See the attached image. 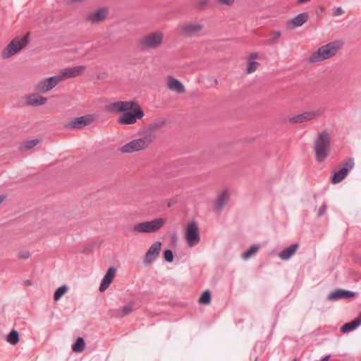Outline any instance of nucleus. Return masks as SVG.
Wrapping results in <instances>:
<instances>
[{
  "mask_svg": "<svg viewBox=\"0 0 361 361\" xmlns=\"http://www.w3.org/2000/svg\"><path fill=\"white\" fill-rule=\"evenodd\" d=\"M160 126L158 123H153L145 126L137 133V151L147 148L154 140L156 130Z\"/></svg>",
  "mask_w": 361,
  "mask_h": 361,
  "instance_id": "nucleus-3",
  "label": "nucleus"
},
{
  "mask_svg": "<svg viewBox=\"0 0 361 361\" xmlns=\"http://www.w3.org/2000/svg\"><path fill=\"white\" fill-rule=\"evenodd\" d=\"M203 25L200 23H184L178 26L179 33L185 37H192L202 30Z\"/></svg>",
  "mask_w": 361,
  "mask_h": 361,
  "instance_id": "nucleus-10",
  "label": "nucleus"
},
{
  "mask_svg": "<svg viewBox=\"0 0 361 361\" xmlns=\"http://www.w3.org/2000/svg\"><path fill=\"white\" fill-rule=\"evenodd\" d=\"M85 346V341L82 338H78L75 342L72 345V350L75 353H81L84 350Z\"/></svg>",
  "mask_w": 361,
  "mask_h": 361,
  "instance_id": "nucleus-28",
  "label": "nucleus"
},
{
  "mask_svg": "<svg viewBox=\"0 0 361 361\" xmlns=\"http://www.w3.org/2000/svg\"><path fill=\"white\" fill-rule=\"evenodd\" d=\"M51 90L46 78L39 81L35 87V90L39 93H46Z\"/></svg>",
  "mask_w": 361,
  "mask_h": 361,
  "instance_id": "nucleus-26",
  "label": "nucleus"
},
{
  "mask_svg": "<svg viewBox=\"0 0 361 361\" xmlns=\"http://www.w3.org/2000/svg\"><path fill=\"white\" fill-rule=\"evenodd\" d=\"M343 13H344V11L343 10L342 8H341V7L335 8L334 12V15L335 16H339L343 15Z\"/></svg>",
  "mask_w": 361,
  "mask_h": 361,
  "instance_id": "nucleus-42",
  "label": "nucleus"
},
{
  "mask_svg": "<svg viewBox=\"0 0 361 361\" xmlns=\"http://www.w3.org/2000/svg\"><path fill=\"white\" fill-rule=\"evenodd\" d=\"M18 257L20 259H27L30 257V253L28 251L24 250L18 253Z\"/></svg>",
  "mask_w": 361,
  "mask_h": 361,
  "instance_id": "nucleus-39",
  "label": "nucleus"
},
{
  "mask_svg": "<svg viewBox=\"0 0 361 361\" xmlns=\"http://www.w3.org/2000/svg\"><path fill=\"white\" fill-rule=\"evenodd\" d=\"M46 79H47V82L49 83V85L51 87V89H53L59 82L63 81L61 78V76H60V75H59V73L56 75L47 78Z\"/></svg>",
  "mask_w": 361,
  "mask_h": 361,
  "instance_id": "nucleus-32",
  "label": "nucleus"
},
{
  "mask_svg": "<svg viewBox=\"0 0 361 361\" xmlns=\"http://www.w3.org/2000/svg\"><path fill=\"white\" fill-rule=\"evenodd\" d=\"M166 220L164 218H157L152 221H144L137 224V232L140 233H156L160 230Z\"/></svg>",
  "mask_w": 361,
  "mask_h": 361,
  "instance_id": "nucleus-6",
  "label": "nucleus"
},
{
  "mask_svg": "<svg viewBox=\"0 0 361 361\" xmlns=\"http://www.w3.org/2000/svg\"><path fill=\"white\" fill-rule=\"evenodd\" d=\"M308 19V14L307 13H302L296 16L293 19L287 23V27L290 29H294L302 26Z\"/></svg>",
  "mask_w": 361,
  "mask_h": 361,
  "instance_id": "nucleus-19",
  "label": "nucleus"
},
{
  "mask_svg": "<svg viewBox=\"0 0 361 361\" xmlns=\"http://www.w3.org/2000/svg\"><path fill=\"white\" fill-rule=\"evenodd\" d=\"M259 55L257 53L254 52L249 55L247 61H254L253 60L258 58Z\"/></svg>",
  "mask_w": 361,
  "mask_h": 361,
  "instance_id": "nucleus-45",
  "label": "nucleus"
},
{
  "mask_svg": "<svg viewBox=\"0 0 361 361\" xmlns=\"http://www.w3.org/2000/svg\"><path fill=\"white\" fill-rule=\"evenodd\" d=\"M343 42L341 40H336L321 46L316 51L309 57L308 61L314 63L330 59L337 55L343 48Z\"/></svg>",
  "mask_w": 361,
  "mask_h": 361,
  "instance_id": "nucleus-1",
  "label": "nucleus"
},
{
  "mask_svg": "<svg viewBox=\"0 0 361 361\" xmlns=\"http://www.w3.org/2000/svg\"><path fill=\"white\" fill-rule=\"evenodd\" d=\"M161 247V243L159 241L155 242L150 246L145 255L144 260L145 264H150L155 260L159 255Z\"/></svg>",
  "mask_w": 361,
  "mask_h": 361,
  "instance_id": "nucleus-14",
  "label": "nucleus"
},
{
  "mask_svg": "<svg viewBox=\"0 0 361 361\" xmlns=\"http://www.w3.org/2000/svg\"><path fill=\"white\" fill-rule=\"evenodd\" d=\"M25 285L26 286H30V285H32V281L30 280H27L25 281Z\"/></svg>",
  "mask_w": 361,
  "mask_h": 361,
  "instance_id": "nucleus-49",
  "label": "nucleus"
},
{
  "mask_svg": "<svg viewBox=\"0 0 361 361\" xmlns=\"http://www.w3.org/2000/svg\"><path fill=\"white\" fill-rule=\"evenodd\" d=\"M133 110H134L133 113L129 111L123 112L124 114L118 120V123L126 125L135 123V109Z\"/></svg>",
  "mask_w": 361,
  "mask_h": 361,
  "instance_id": "nucleus-22",
  "label": "nucleus"
},
{
  "mask_svg": "<svg viewBox=\"0 0 361 361\" xmlns=\"http://www.w3.org/2000/svg\"><path fill=\"white\" fill-rule=\"evenodd\" d=\"M230 199V193L227 190L222 191L216 197L214 203V210L217 212L222 211Z\"/></svg>",
  "mask_w": 361,
  "mask_h": 361,
  "instance_id": "nucleus-17",
  "label": "nucleus"
},
{
  "mask_svg": "<svg viewBox=\"0 0 361 361\" xmlns=\"http://www.w3.org/2000/svg\"><path fill=\"white\" fill-rule=\"evenodd\" d=\"M323 113V111L318 109L317 111H305L302 114L294 116L288 118V122L292 124L302 123L314 118H319Z\"/></svg>",
  "mask_w": 361,
  "mask_h": 361,
  "instance_id": "nucleus-11",
  "label": "nucleus"
},
{
  "mask_svg": "<svg viewBox=\"0 0 361 361\" xmlns=\"http://www.w3.org/2000/svg\"><path fill=\"white\" fill-rule=\"evenodd\" d=\"M259 247L257 245H252L247 250L242 253L241 257L244 260H247L250 258L252 256L255 255L259 250Z\"/></svg>",
  "mask_w": 361,
  "mask_h": 361,
  "instance_id": "nucleus-30",
  "label": "nucleus"
},
{
  "mask_svg": "<svg viewBox=\"0 0 361 361\" xmlns=\"http://www.w3.org/2000/svg\"><path fill=\"white\" fill-rule=\"evenodd\" d=\"M353 159L352 158L348 159L346 161L342 163V168L340 170L334 172L331 178V183L333 184H336L341 182L345 179L348 173L353 169Z\"/></svg>",
  "mask_w": 361,
  "mask_h": 361,
  "instance_id": "nucleus-8",
  "label": "nucleus"
},
{
  "mask_svg": "<svg viewBox=\"0 0 361 361\" xmlns=\"http://www.w3.org/2000/svg\"><path fill=\"white\" fill-rule=\"evenodd\" d=\"M108 14V9L106 8H101L94 12L88 13L86 20L92 23H97L105 19Z\"/></svg>",
  "mask_w": 361,
  "mask_h": 361,
  "instance_id": "nucleus-16",
  "label": "nucleus"
},
{
  "mask_svg": "<svg viewBox=\"0 0 361 361\" xmlns=\"http://www.w3.org/2000/svg\"><path fill=\"white\" fill-rule=\"evenodd\" d=\"M361 324V311L359 316L354 320L345 324L341 328V331L343 333H348L355 330L358 326Z\"/></svg>",
  "mask_w": 361,
  "mask_h": 361,
  "instance_id": "nucleus-24",
  "label": "nucleus"
},
{
  "mask_svg": "<svg viewBox=\"0 0 361 361\" xmlns=\"http://www.w3.org/2000/svg\"><path fill=\"white\" fill-rule=\"evenodd\" d=\"M135 231V226H132L129 228H126L125 231V233L127 235H133L134 232Z\"/></svg>",
  "mask_w": 361,
  "mask_h": 361,
  "instance_id": "nucleus-44",
  "label": "nucleus"
},
{
  "mask_svg": "<svg viewBox=\"0 0 361 361\" xmlns=\"http://www.w3.org/2000/svg\"><path fill=\"white\" fill-rule=\"evenodd\" d=\"M281 32L279 30H272L268 35V38L265 42L267 45H274L278 44L281 37Z\"/></svg>",
  "mask_w": 361,
  "mask_h": 361,
  "instance_id": "nucleus-25",
  "label": "nucleus"
},
{
  "mask_svg": "<svg viewBox=\"0 0 361 361\" xmlns=\"http://www.w3.org/2000/svg\"><path fill=\"white\" fill-rule=\"evenodd\" d=\"M47 99L46 97L37 95L35 94H30L26 98L27 104L34 106L43 105L47 102Z\"/></svg>",
  "mask_w": 361,
  "mask_h": 361,
  "instance_id": "nucleus-21",
  "label": "nucleus"
},
{
  "mask_svg": "<svg viewBox=\"0 0 361 361\" xmlns=\"http://www.w3.org/2000/svg\"><path fill=\"white\" fill-rule=\"evenodd\" d=\"M314 199H316V198H317V195H316V194H314Z\"/></svg>",
  "mask_w": 361,
  "mask_h": 361,
  "instance_id": "nucleus-50",
  "label": "nucleus"
},
{
  "mask_svg": "<svg viewBox=\"0 0 361 361\" xmlns=\"http://www.w3.org/2000/svg\"><path fill=\"white\" fill-rule=\"evenodd\" d=\"M211 300V294L209 290L204 291L199 299V302L201 304H209Z\"/></svg>",
  "mask_w": 361,
  "mask_h": 361,
  "instance_id": "nucleus-35",
  "label": "nucleus"
},
{
  "mask_svg": "<svg viewBox=\"0 0 361 361\" xmlns=\"http://www.w3.org/2000/svg\"><path fill=\"white\" fill-rule=\"evenodd\" d=\"M6 197L3 195H0V204L5 200Z\"/></svg>",
  "mask_w": 361,
  "mask_h": 361,
  "instance_id": "nucleus-47",
  "label": "nucleus"
},
{
  "mask_svg": "<svg viewBox=\"0 0 361 361\" xmlns=\"http://www.w3.org/2000/svg\"><path fill=\"white\" fill-rule=\"evenodd\" d=\"M133 305L132 304H128L125 305L122 309L118 310V316H120L121 317H125L130 314L133 310Z\"/></svg>",
  "mask_w": 361,
  "mask_h": 361,
  "instance_id": "nucleus-34",
  "label": "nucleus"
},
{
  "mask_svg": "<svg viewBox=\"0 0 361 361\" xmlns=\"http://www.w3.org/2000/svg\"><path fill=\"white\" fill-rule=\"evenodd\" d=\"M67 290L68 287L66 285L58 288L54 294V300H59L67 292Z\"/></svg>",
  "mask_w": 361,
  "mask_h": 361,
  "instance_id": "nucleus-33",
  "label": "nucleus"
},
{
  "mask_svg": "<svg viewBox=\"0 0 361 361\" xmlns=\"http://www.w3.org/2000/svg\"><path fill=\"white\" fill-rule=\"evenodd\" d=\"M185 238L188 246L194 247L200 241L198 226L196 222H190L185 229Z\"/></svg>",
  "mask_w": 361,
  "mask_h": 361,
  "instance_id": "nucleus-7",
  "label": "nucleus"
},
{
  "mask_svg": "<svg viewBox=\"0 0 361 361\" xmlns=\"http://www.w3.org/2000/svg\"><path fill=\"white\" fill-rule=\"evenodd\" d=\"M116 272V269L113 267L108 269L106 274L104 275L103 279L102 280L99 286L100 292H104L109 288L114 278L115 277Z\"/></svg>",
  "mask_w": 361,
  "mask_h": 361,
  "instance_id": "nucleus-18",
  "label": "nucleus"
},
{
  "mask_svg": "<svg viewBox=\"0 0 361 361\" xmlns=\"http://www.w3.org/2000/svg\"><path fill=\"white\" fill-rule=\"evenodd\" d=\"M29 42V33L23 37L13 39L4 49L2 52L3 59H8L14 54L20 52Z\"/></svg>",
  "mask_w": 361,
  "mask_h": 361,
  "instance_id": "nucleus-4",
  "label": "nucleus"
},
{
  "mask_svg": "<svg viewBox=\"0 0 361 361\" xmlns=\"http://www.w3.org/2000/svg\"><path fill=\"white\" fill-rule=\"evenodd\" d=\"M135 107V101L130 102H114L106 106V110L109 113L126 112L133 110Z\"/></svg>",
  "mask_w": 361,
  "mask_h": 361,
  "instance_id": "nucleus-9",
  "label": "nucleus"
},
{
  "mask_svg": "<svg viewBox=\"0 0 361 361\" xmlns=\"http://www.w3.org/2000/svg\"><path fill=\"white\" fill-rule=\"evenodd\" d=\"M311 0H297V2L298 4H305V3L309 2Z\"/></svg>",
  "mask_w": 361,
  "mask_h": 361,
  "instance_id": "nucleus-46",
  "label": "nucleus"
},
{
  "mask_svg": "<svg viewBox=\"0 0 361 361\" xmlns=\"http://www.w3.org/2000/svg\"><path fill=\"white\" fill-rule=\"evenodd\" d=\"M293 361H297V360H296V359H295Z\"/></svg>",
  "mask_w": 361,
  "mask_h": 361,
  "instance_id": "nucleus-51",
  "label": "nucleus"
},
{
  "mask_svg": "<svg viewBox=\"0 0 361 361\" xmlns=\"http://www.w3.org/2000/svg\"><path fill=\"white\" fill-rule=\"evenodd\" d=\"M85 66H78L71 68H66L61 71L59 73L62 79V80H65L68 78L77 77L82 73L85 71Z\"/></svg>",
  "mask_w": 361,
  "mask_h": 361,
  "instance_id": "nucleus-13",
  "label": "nucleus"
},
{
  "mask_svg": "<svg viewBox=\"0 0 361 361\" xmlns=\"http://www.w3.org/2000/svg\"><path fill=\"white\" fill-rule=\"evenodd\" d=\"M326 205L325 203H323V204L320 207V208L319 209L317 216H322V215H324L326 213Z\"/></svg>",
  "mask_w": 361,
  "mask_h": 361,
  "instance_id": "nucleus-41",
  "label": "nucleus"
},
{
  "mask_svg": "<svg viewBox=\"0 0 361 361\" xmlns=\"http://www.w3.org/2000/svg\"><path fill=\"white\" fill-rule=\"evenodd\" d=\"M259 66V63L256 61H248V65L247 67V73H252L255 72L257 67Z\"/></svg>",
  "mask_w": 361,
  "mask_h": 361,
  "instance_id": "nucleus-36",
  "label": "nucleus"
},
{
  "mask_svg": "<svg viewBox=\"0 0 361 361\" xmlns=\"http://www.w3.org/2000/svg\"><path fill=\"white\" fill-rule=\"evenodd\" d=\"M217 1L222 5L231 6L233 4L234 0H217Z\"/></svg>",
  "mask_w": 361,
  "mask_h": 361,
  "instance_id": "nucleus-43",
  "label": "nucleus"
},
{
  "mask_svg": "<svg viewBox=\"0 0 361 361\" xmlns=\"http://www.w3.org/2000/svg\"><path fill=\"white\" fill-rule=\"evenodd\" d=\"M164 39V35L161 32L149 33L142 37L140 40V47L142 49L149 48L156 49L161 46Z\"/></svg>",
  "mask_w": 361,
  "mask_h": 361,
  "instance_id": "nucleus-5",
  "label": "nucleus"
},
{
  "mask_svg": "<svg viewBox=\"0 0 361 361\" xmlns=\"http://www.w3.org/2000/svg\"><path fill=\"white\" fill-rule=\"evenodd\" d=\"M314 149L316 160L323 162L329 156L331 149L330 135L326 130L320 132L314 140Z\"/></svg>",
  "mask_w": 361,
  "mask_h": 361,
  "instance_id": "nucleus-2",
  "label": "nucleus"
},
{
  "mask_svg": "<svg viewBox=\"0 0 361 361\" xmlns=\"http://www.w3.org/2000/svg\"><path fill=\"white\" fill-rule=\"evenodd\" d=\"M144 112L142 110L141 107L138 105H137V109H136V117L137 119H140L143 117Z\"/></svg>",
  "mask_w": 361,
  "mask_h": 361,
  "instance_id": "nucleus-40",
  "label": "nucleus"
},
{
  "mask_svg": "<svg viewBox=\"0 0 361 361\" xmlns=\"http://www.w3.org/2000/svg\"><path fill=\"white\" fill-rule=\"evenodd\" d=\"M39 143V139H33V140H26L20 146L19 149L22 152L25 151V150H28V149L33 148L36 145H37Z\"/></svg>",
  "mask_w": 361,
  "mask_h": 361,
  "instance_id": "nucleus-27",
  "label": "nucleus"
},
{
  "mask_svg": "<svg viewBox=\"0 0 361 361\" xmlns=\"http://www.w3.org/2000/svg\"><path fill=\"white\" fill-rule=\"evenodd\" d=\"M6 341L12 344V345H16L18 343L19 341V334L18 333L17 331L16 330H12L8 335H7V337H6Z\"/></svg>",
  "mask_w": 361,
  "mask_h": 361,
  "instance_id": "nucleus-31",
  "label": "nucleus"
},
{
  "mask_svg": "<svg viewBox=\"0 0 361 361\" xmlns=\"http://www.w3.org/2000/svg\"><path fill=\"white\" fill-rule=\"evenodd\" d=\"M356 293L355 292L343 290V289H337L334 292L330 293L328 295L327 299L329 300L334 301L340 299H348L350 298L355 297Z\"/></svg>",
  "mask_w": 361,
  "mask_h": 361,
  "instance_id": "nucleus-15",
  "label": "nucleus"
},
{
  "mask_svg": "<svg viewBox=\"0 0 361 361\" xmlns=\"http://www.w3.org/2000/svg\"><path fill=\"white\" fill-rule=\"evenodd\" d=\"M168 87L169 90L175 91L177 93H183L185 92L183 85L178 80L172 77L169 78Z\"/></svg>",
  "mask_w": 361,
  "mask_h": 361,
  "instance_id": "nucleus-23",
  "label": "nucleus"
},
{
  "mask_svg": "<svg viewBox=\"0 0 361 361\" xmlns=\"http://www.w3.org/2000/svg\"><path fill=\"white\" fill-rule=\"evenodd\" d=\"M164 258L167 262H172L173 260V254L171 250H166L164 252Z\"/></svg>",
  "mask_w": 361,
  "mask_h": 361,
  "instance_id": "nucleus-37",
  "label": "nucleus"
},
{
  "mask_svg": "<svg viewBox=\"0 0 361 361\" xmlns=\"http://www.w3.org/2000/svg\"><path fill=\"white\" fill-rule=\"evenodd\" d=\"M329 358H330V355H326L325 357H324L321 360V361H328V360H329Z\"/></svg>",
  "mask_w": 361,
  "mask_h": 361,
  "instance_id": "nucleus-48",
  "label": "nucleus"
},
{
  "mask_svg": "<svg viewBox=\"0 0 361 361\" xmlns=\"http://www.w3.org/2000/svg\"><path fill=\"white\" fill-rule=\"evenodd\" d=\"M119 151L124 154L135 152V140H133L129 143L120 147Z\"/></svg>",
  "mask_w": 361,
  "mask_h": 361,
  "instance_id": "nucleus-29",
  "label": "nucleus"
},
{
  "mask_svg": "<svg viewBox=\"0 0 361 361\" xmlns=\"http://www.w3.org/2000/svg\"><path fill=\"white\" fill-rule=\"evenodd\" d=\"M299 247V245L298 243L292 244L290 246L283 249L279 254V257L282 260H288L293 255H295L297 250Z\"/></svg>",
  "mask_w": 361,
  "mask_h": 361,
  "instance_id": "nucleus-20",
  "label": "nucleus"
},
{
  "mask_svg": "<svg viewBox=\"0 0 361 361\" xmlns=\"http://www.w3.org/2000/svg\"><path fill=\"white\" fill-rule=\"evenodd\" d=\"M208 3V0H200L199 1L197 2L195 7L197 10L202 11L206 8Z\"/></svg>",
  "mask_w": 361,
  "mask_h": 361,
  "instance_id": "nucleus-38",
  "label": "nucleus"
},
{
  "mask_svg": "<svg viewBox=\"0 0 361 361\" xmlns=\"http://www.w3.org/2000/svg\"><path fill=\"white\" fill-rule=\"evenodd\" d=\"M94 121V116L90 114L75 118L65 125L68 129H81L89 126Z\"/></svg>",
  "mask_w": 361,
  "mask_h": 361,
  "instance_id": "nucleus-12",
  "label": "nucleus"
}]
</instances>
